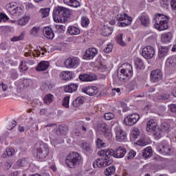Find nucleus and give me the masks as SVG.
<instances>
[{"instance_id": "1", "label": "nucleus", "mask_w": 176, "mask_h": 176, "mask_svg": "<svg viewBox=\"0 0 176 176\" xmlns=\"http://www.w3.org/2000/svg\"><path fill=\"white\" fill-rule=\"evenodd\" d=\"M100 157L93 162L94 168H102V167H107L113 163L112 156L115 157L116 151L113 149H104L101 150L98 153Z\"/></svg>"}, {"instance_id": "2", "label": "nucleus", "mask_w": 176, "mask_h": 176, "mask_svg": "<svg viewBox=\"0 0 176 176\" xmlns=\"http://www.w3.org/2000/svg\"><path fill=\"white\" fill-rule=\"evenodd\" d=\"M72 12L63 6H58L54 9L52 16L55 23H67Z\"/></svg>"}, {"instance_id": "3", "label": "nucleus", "mask_w": 176, "mask_h": 176, "mask_svg": "<svg viewBox=\"0 0 176 176\" xmlns=\"http://www.w3.org/2000/svg\"><path fill=\"white\" fill-rule=\"evenodd\" d=\"M168 20H170L168 16L163 14L156 13L153 19V23L156 30L164 31V30L168 28Z\"/></svg>"}, {"instance_id": "4", "label": "nucleus", "mask_w": 176, "mask_h": 176, "mask_svg": "<svg viewBox=\"0 0 176 176\" xmlns=\"http://www.w3.org/2000/svg\"><path fill=\"white\" fill-rule=\"evenodd\" d=\"M133 76V66L129 63L122 65V69L118 72V78L120 82H126L127 78Z\"/></svg>"}, {"instance_id": "5", "label": "nucleus", "mask_w": 176, "mask_h": 176, "mask_svg": "<svg viewBox=\"0 0 176 176\" xmlns=\"http://www.w3.org/2000/svg\"><path fill=\"white\" fill-rule=\"evenodd\" d=\"M82 161V157L80 155L76 152H73L67 155L66 158V164L70 168H75L76 166L80 164Z\"/></svg>"}, {"instance_id": "6", "label": "nucleus", "mask_w": 176, "mask_h": 176, "mask_svg": "<svg viewBox=\"0 0 176 176\" xmlns=\"http://www.w3.org/2000/svg\"><path fill=\"white\" fill-rule=\"evenodd\" d=\"M49 155V146L46 144H41L36 148V157L40 160L46 159Z\"/></svg>"}, {"instance_id": "7", "label": "nucleus", "mask_w": 176, "mask_h": 176, "mask_svg": "<svg viewBox=\"0 0 176 176\" xmlns=\"http://www.w3.org/2000/svg\"><path fill=\"white\" fill-rule=\"evenodd\" d=\"M117 21H118V27H127L131 24L133 18L127 14H120L117 15Z\"/></svg>"}, {"instance_id": "8", "label": "nucleus", "mask_w": 176, "mask_h": 176, "mask_svg": "<svg viewBox=\"0 0 176 176\" xmlns=\"http://www.w3.org/2000/svg\"><path fill=\"white\" fill-rule=\"evenodd\" d=\"M157 151L162 155H171V146L170 144L166 141H162L159 146L157 148Z\"/></svg>"}, {"instance_id": "9", "label": "nucleus", "mask_w": 176, "mask_h": 176, "mask_svg": "<svg viewBox=\"0 0 176 176\" xmlns=\"http://www.w3.org/2000/svg\"><path fill=\"white\" fill-rule=\"evenodd\" d=\"M140 120V115L133 113L128 115L124 120V122L126 126H134L137 122Z\"/></svg>"}, {"instance_id": "10", "label": "nucleus", "mask_w": 176, "mask_h": 176, "mask_svg": "<svg viewBox=\"0 0 176 176\" xmlns=\"http://www.w3.org/2000/svg\"><path fill=\"white\" fill-rule=\"evenodd\" d=\"M142 55L146 60L153 58V56H155V48L151 45L144 47L142 51Z\"/></svg>"}, {"instance_id": "11", "label": "nucleus", "mask_w": 176, "mask_h": 176, "mask_svg": "<svg viewBox=\"0 0 176 176\" xmlns=\"http://www.w3.org/2000/svg\"><path fill=\"white\" fill-rule=\"evenodd\" d=\"M163 79V72L160 69L153 70L151 73V81L153 83H157L160 80Z\"/></svg>"}, {"instance_id": "12", "label": "nucleus", "mask_w": 176, "mask_h": 176, "mask_svg": "<svg viewBox=\"0 0 176 176\" xmlns=\"http://www.w3.org/2000/svg\"><path fill=\"white\" fill-rule=\"evenodd\" d=\"M100 131L103 133V135L106 140L108 141H112V133L111 130H109V127L107 124H100Z\"/></svg>"}, {"instance_id": "13", "label": "nucleus", "mask_w": 176, "mask_h": 176, "mask_svg": "<svg viewBox=\"0 0 176 176\" xmlns=\"http://www.w3.org/2000/svg\"><path fill=\"white\" fill-rule=\"evenodd\" d=\"M79 65V58L73 57L68 58L65 60V66L66 68H75Z\"/></svg>"}, {"instance_id": "14", "label": "nucleus", "mask_w": 176, "mask_h": 176, "mask_svg": "<svg viewBox=\"0 0 176 176\" xmlns=\"http://www.w3.org/2000/svg\"><path fill=\"white\" fill-rule=\"evenodd\" d=\"M98 54V51L96 48H89L86 50L82 58L84 60H93L96 56Z\"/></svg>"}, {"instance_id": "15", "label": "nucleus", "mask_w": 176, "mask_h": 176, "mask_svg": "<svg viewBox=\"0 0 176 176\" xmlns=\"http://www.w3.org/2000/svg\"><path fill=\"white\" fill-rule=\"evenodd\" d=\"M116 133V138L118 142H124L127 139V136L126 135V132L121 129L120 128H116L115 129Z\"/></svg>"}, {"instance_id": "16", "label": "nucleus", "mask_w": 176, "mask_h": 176, "mask_svg": "<svg viewBox=\"0 0 176 176\" xmlns=\"http://www.w3.org/2000/svg\"><path fill=\"white\" fill-rule=\"evenodd\" d=\"M82 93H85L88 96L93 97V96H96L98 94V88L97 87H86L82 89Z\"/></svg>"}, {"instance_id": "17", "label": "nucleus", "mask_w": 176, "mask_h": 176, "mask_svg": "<svg viewBox=\"0 0 176 176\" xmlns=\"http://www.w3.org/2000/svg\"><path fill=\"white\" fill-rule=\"evenodd\" d=\"M126 153H127V151L124 147L123 146L118 147L116 149L115 157H116L117 159H122V157H124Z\"/></svg>"}, {"instance_id": "18", "label": "nucleus", "mask_w": 176, "mask_h": 176, "mask_svg": "<svg viewBox=\"0 0 176 176\" xmlns=\"http://www.w3.org/2000/svg\"><path fill=\"white\" fill-rule=\"evenodd\" d=\"M43 34L47 39H53L54 38V32L50 27H45L43 30Z\"/></svg>"}, {"instance_id": "19", "label": "nucleus", "mask_w": 176, "mask_h": 176, "mask_svg": "<svg viewBox=\"0 0 176 176\" xmlns=\"http://www.w3.org/2000/svg\"><path fill=\"white\" fill-rule=\"evenodd\" d=\"M139 20L144 27H148L151 23V19H149V16L146 14H142L139 17Z\"/></svg>"}, {"instance_id": "20", "label": "nucleus", "mask_w": 176, "mask_h": 176, "mask_svg": "<svg viewBox=\"0 0 176 176\" xmlns=\"http://www.w3.org/2000/svg\"><path fill=\"white\" fill-rule=\"evenodd\" d=\"M146 130L147 131H155L157 130V124L156 122L153 120L148 121L146 124Z\"/></svg>"}, {"instance_id": "21", "label": "nucleus", "mask_w": 176, "mask_h": 176, "mask_svg": "<svg viewBox=\"0 0 176 176\" xmlns=\"http://www.w3.org/2000/svg\"><path fill=\"white\" fill-rule=\"evenodd\" d=\"M173 39V34L170 32L164 33L161 36V42L162 43H170Z\"/></svg>"}, {"instance_id": "22", "label": "nucleus", "mask_w": 176, "mask_h": 176, "mask_svg": "<svg viewBox=\"0 0 176 176\" xmlns=\"http://www.w3.org/2000/svg\"><path fill=\"white\" fill-rule=\"evenodd\" d=\"M64 90L65 93H74L78 90V84L71 83L69 85L64 87Z\"/></svg>"}, {"instance_id": "23", "label": "nucleus", "mask_w": 176, "mask_h": 176, "mask_svg": "<svg viewBox=\"0 0 176 176\" xmlns=\"http://www.w3.org/2000/svg\"><path fill=\"white\" fill-rule=\"evenodd\" d=\"M72 72H62L60 74V78L62 79V80H71L72 79Z\"/></svg>"}, {"instance_id": "24", "label": "nucleus", "mask_w": 176, "mask_h": 176, "mask_svg": "<svg viewBox=\"0 0 176 176\" xmlns=\"http://www.w3.org/2000/svg\"><path fill=\"white\" fill-rule=\"evenodd\" d=\"M50 63L48 61L43 60L40 62L38 65V67L36 68V71H46Z\"/></svg>"}, {"instance_id": "25", "label": "nucleus", "mask_w": 176, "mask_h": 176, "mask_svg": "<svg viewBox=\"0 0 176 176\" xmlns=\"http://www.w3.org/2000/svg\"><path fill=\"white\" fill-rule=\"evenodd\" d=\"M168 50H170L168 47H167V46H162L159 49L158 57L160 58H163V57H166V56H167V54L168 53Z\"/></svg>"}, {"instance_id": "26", "label": "nucleus", "mask_w": 176, "mask_h": 176, "mask_svg": "<svg viewBox=\"0 0 176 176\" xmlns=\"http://www.w3.org/2000/svg\"><path fill=\"white\" fill-rule=\"evenodd\" d=\"M176 65V57L173 56L167 58L166 61V65L168 68H173Z\"/></svg>"}, {"instance_id": "27", "label": "nucleus", "mask_w": 176, "mask_h": 176, "mask_svg": "<svg viewBox=\"0 0 176 176\" xmlns=\"http://www.w3.org/2000/svg\"><path fill=\"white\" fill-rule=\"evenodd\" d=\"M79 79L82 82H91L92 80H96V77L89 74H80Z\"/></svg>"}, {"instance_id": "28", "label": "nucleus", "mask_w": 176, "mask_h": 176, "mask_svg": "<svg viewBox=\"0 0 176 176\" xmlns=\"http://www.w3.org/2000/svg\"><path fill=\"white\" fill-rule=\"evenodd\" d=\"M65 5H69L72 8H79L80 6V3L77 0H63Z\"/></svg>"}, {"instance_id": "29", "label": "nucleus", "mask_w": 176, "mask_h": 176, "mask_svg": "<svg viewBox=\"0 0 176 176\" xmlns=\"http://www.w3.org/2000/svg\"><path fill=\"white\" fill-rule=\"evenodd\" d=\"M6 8L8 10V12L10 13V14H13L14 10H16V9L17 8V3H9L6 4Z\"/></svg>"}, {"instance_id": "30", "label": "nucleus", "mask_w": 176, "mask_h": 176, "mask_svg": "<svg viewBox=\"0 0 176 176\" xmlns=\"http://www.w3.org/2000/svg\"><path fill=\"white\" fill-rule=\"evenodd\" d=\"M113 31V28H109L107 25H104L102 28V35L103 36H109L112 34V32Z\"/></svg>"}, {"instance_id": "31", "label": "nucleus", "mask_w": 176, "mask_h": 176, "mask_svg": "<svg viewBox=\"0 0 176 176\" xmlns=\"http://www.w3.org/2000/svg\"><path fill=\"white\" fill-rule=\"evenodd\" d=\"M67 32H69L70 35H79V34H80V30L75 26H69Z\"/></svg>"}, {"instance_id": "32", "label": "nucleus", "mask_w": 176, "mask_h": 176, "mask_svg": "<svg viewBox=\"0 0 176 176\" xmlns=\"http://www.w3.org/2000/svg\"><path fill=\"white\" fill-rule=\"evenodd\" d=\"M82 149L85 153H87V155H90L91 152H93V149H91V146L90 144H87V142H83L82 144Z\"/></svg>"}, {"instance_id": "33", "label": "nucleus", "mask_w": 176, "mask_h": 176, "mask_svg": "<svg viewBox=\"0 0 176 176\" xmlns=\"http://www.w3.org/2000/svg\"><path fill=\"white\" fill-rule=\"evenodd\" d=\"M116 172V167L115 166H111L105 169L104 174L106 176L113 175Z\"/></svg>"}, {"instance_id": "34", "label": "nucleus", "mask_w": 176, "mask_h": 176, "mask_svg": "<svg viewBox=\"0 0 176 176\" xmlns=\"http://www.w3.org/2000/svg\"><path fill=\"white\" fill-rule=\"evenodd\" d=\"M83 102H85V98L78 97L76 100L73 101V107H74V108H78V107L83 105Z\"/></svg>"}, {"instance_id": "35", "label": "nucleus", "mask_w": 176, "mask_h": 176, "mask_svg": "<svg viewBox=\"0 0 176 176\" xmlns=\"http://www.w3.org/2000/svg\"><path fill=\"white\" fill-rule=\"evenodd\" d=\"M152 155H153L152 147L151 146L146 148L142 152V156L145 159H148V157H151Z\"/></svg>"}, {"instance_id": "36", "label": "nucleus", "mask_w": 176, "mask_h": 176, "mask_svg": "<svg viewBox=\"0 0 176 176\" xmlns=\"http://www.w3.org/2000/svg\"><path fill=\"white\" fill-rule=\"evenodd\" d=\"M14 153H15V151L13 148H6V150L4 151L3 154V157L5 158V157H9L10 156H13Z\"/></svg>"}, {"instance_id": "37", "label": "nucleus", "mask_w": 176, "mask_h": 176, "mask_svg": "<svg viewBox=\"0 0 176 176\" xmlns=\"http://www.w3.org/2000/svg\"><path fill=\"white\" fill-rule=\"evenodd\" d=\"M41 54H42L43 56L45 55L43 48L41 47H37V49L34 50V52H32V56H34V57H39Z\"/></svg>"}, {"instance_id": "38", "label": "nucleus", "mask_w": 176, "mask_h": 176, "mask_svg": "<svg viewBox=\"0 0 176 176\" xmlns=\"http://www.w3.org/2000/svg\"><path fill=\"white\" fill-rule=\"evenodd\" d=\"M28 159L23 158V159H20L16 162L17 166L19 167H24V166H26L28 164Z\"/></svg>"}, {"instance_id": "39", "label": "nucleus", "mask_w": 176, "mask_h": 176, "mask_svg": "<svg viewBox=\"0 0 176 176\" xmlns=\"http://www.w3.org/2000/svg\"><path fill=\"white\" fill-rule=\"evenodd\" d=\"M135 67H138L139 69L144 68V62L140 58H137L135 59Z\"/></svg>"}, {"instance_id": "40", "label": "nucleus", "mask_w": 176, "mask_h": 176, "mask_svg": "<svg viewBox=\"0 0 176 176\" xmlns=\"http://www.w3.org/2000/svg\"><path fill=\"white\" fill-rule=\"evenodd\" d=\"M50 12V8H41L40 10V13H41V16L43 19H45V17H47L49 16V13Z\"/></svg>"}, {"instance_id": "41", "label": "nucleus", "mask_w": 176, "mask_h": 176, "mask_svg": "<svg viewBox=\"0 0 176 176\" xmlns=\"http://www.w3.org/2000/svg\"><path fill=\"white\" fill-rule=\"evenodd\" d=\"M23 13H24L23 8L21 7L16 6V8L12 14V16H21Z\"/></svg>"}, {"instance_id": "42", "label": "nucleus", "mask_w": 176, "mask_h": 176, "mask_svg": "<svg viewBox=\"0 0 176 176\" xmlns=\"http://www.w3.org/2000/svg\"><path fill=\"white\" fill-rule=\"evenodd\" d=\"M53 95L50 94L45 96L43 101L45 104H51V102H53Z\"/></svg>"}, {"instance_id": "43", "label": "nucleus", "mask_w": 176, "mask_h": 176, "mask_svg": "<svg viewBox=\"0 0 176 176\" xmlns=\"http://www.w3.org/2000/svg\"><path fill=\"white\" fill-rule=\"evenodd\" d=\"M116 41H117V43H118V45H121V46L126 45V43H124V41H123V34H120L116 37Z\"/></svg>"}, {"instance_id": "44", "label": "nucleus", "mask_w": 176, "mask_h": 176, "mask_svg": "<svg viewBox=\"0 0 176 176\" xmlns=\"http://www.w3.org/2000/svg\"><path fill=\"white\" fill-rule=\"evenodd\" d=\"M90 24V20H89V18L86 16H82L81 18V25L82 27H87Z\"/></svg>"}, {"instance_id": "45", "label": "nucleus", "mask_w": 176, "mask_h": 176, "mask_svg": "<svg viewBox=\"0 0 176 176\" xmlns=\"http://www.w3.org/2000/svg\"><path fill=\"white\" fill-rule=\"evenodd\" d=\"M41 28L39 26H34L30 30V35H33L34 36H38V33L39 32V30Z\"/></svg>"}, {"instance_id": "46", "label": "nucleus", "mask_w": 176, "mask_h": 176, "mask_svg": "<svg viewBox=\"0 0 176 176\" xmlns=\"http://www.w3.org/2000/svg\"><path fill=\"white\" fill-rule=\"evenodd\" d=\"M62 105L65 108H69V96H66L63 99Z\"/></svg>"}, {"instance_id": "47", "label": "nucleus", "mask_w": 176, "mask_h": 176, "mask_svg": "<svg viewBox=\"0 0 176 176\" xmlns=\"http://www.w3.org/2000/svg\"><path fill=\"white\" fill-rule=\"evenodd\" d=\"M18 23L19 25H27L28 23V17L25 16L22 17L18 21Z\"/></svg>"}, {"instance_id": "48", "label": "nucleus", "mask_w": 176, "mask_h": 176, "mask_svg": "<svg viewBox=\"0 0 176 176\" xmlns=\"http://www.w3.org/2000/svg\"><path fill=\"white\" fill-rule=\"evenodd\" d=\"M169 129H170V124H168V123L163 122L161 124V128H160L161 131L166 132V131H168Z\"/></svg>"}, {"instance_id": "49", "label": "nucleus", "mask_w": 176, "mask_h": 176, "mask_svg": "<svg viewBox=\"0 0 176 176\" xmlns=\"http://www.w3.org/2000/svg\"><path fill=\"white\" fill-rule=\"evenodd\" d=\"M104 116L106 120H112V119L115 118V114L111 112L104 113Z\"/></svg>"}, {"instance_id": "50", "label": "nucleus", "mask_w": 176, "mask_h": 176, "mask_svg": "<svg viewBox=\"0 0 176 176\" xmlns=\"http://www.w3.org/2000/svg\"><path fill=\"white\" fill-rule=\"evenodd\" d=\"M9 21V16L6 15V14L3 12L0 13V23L3 21V23H6V21Z\"/></svg>"}, {"instance_id": "51", "label": "nucleus", "mask_w": 176, "mask_h": 176, "mask_svg": "<svg viewBox=\"0 0 176 176\" xmlns=\"http://www.w3.org/2000/svg\"><path fill=\"white\" fill-rule=\"evenodd\" d=\"M23 39H24V33H21L19 36L12 37L11 41L17 42V41H23Z\"/></svg>"}, {"instance_id": "52", "label": "nucleus", "mask_w": 176, "mask_h": 176, "mask_svg": "<svg viewBox=\"0 0 176 176\" xmlns=\"http://www.w3.org/2000/svg\"><path fill=\"white\" fill-rule=\"evenodd\" d=\"M135 155V151H134L133 150H131L128 153L127 155L125 157V159H126V160H130V159H133V157H134Z\"/></svg>"}, {"instance_id": "53", "label": "nucleus", "mask_w": 176, "mask_h": 176, "mask_svg": "<svg viewBox=\"0 0 176 176\" xmlns=\"http://www.w3.org/2000/svg\"><path fill=\"white\" fill-rule=\"evenodd\" d=\"M32 80L30 78H26L23 80L24 87H30V86H32Z\"/></svg>"}, {"instance_id": "54", "label": "nucleus", "mask_w": 176, "mask_h": 176, "mask_svg": "<svg viewBox=\"0 0 176 176\" xmlns=\"http://www.w3.org/2000/svg\"><path fill=\"white\" fill-rule=\"evenodd\" d=\"M55 27H56V32H58V34L63 33L65 31V26L63 25H56Z\"/></svg>"}, {"instance_id": "55", "label": "nucleus", "mask_w": 176, "mask_h": 176, "mask_svg": "<svg viewBox=\"0 0 176 176\" xmlns=\"http://www.w3.org/2000/svg\"><path fill=\"white\" fill-rule=\"evenodd\" d=\"M158 100H166L170 98V94H162L157 97Z\"/></svg>"}, {"instance_id": "56", "label": "nucleus", "mask_w": 176, "mask_h": 176, "mask_svg": "<svg viewBox=\"0 0 176 176\" xmlns=\"http://www.w3.org/2000/svg\"><path fill=\"white\" fill-rule=\"evenodd\" d=\"M96 146L97 148L105 147V143H104L101 139L98 138L96 141Z\"/></svg>"}, {"instance_id": "57", "label": "nucleus", "mask_w": 176, "mask_h": 176, "mask_svg": "<svg viewBox=\"0 0 176 176\" xmlns=\"http://www.w3.org/2000/svg\"><path fill=\"white\" fill-rule=\"evenodd\" d=\"M57 133H59V134H65L67 133V127L60 126L58 129Z\"/></svg>"}, {"instance_id": "58", "label": "nucleus", "mask_w": 176, "mask_h": 176, "mask_svg": "<svg viewBox=\"0 0 176 176\" xmlns=\"http://www.w3.org/2000/svg\"><path fill=\"white\" fill-rule=\"evenodd\" d=\"M10 78L11 79H12V80H14L17 79V78H19V74H17V72H16V70L11 71Z\"/></svg>"}, {"instance_id": "59", "label": "nucleus", "mask_w": 176, "mask_h": 176, "mask_svg": "<svg viewBox=\"0 0 176 176\" xmlns=\"http://www.w3.org/2000/svg\"><path fill=\"white\" fill-rule=\"evenodd\" d=\"M16 124H17V122L15 120H12L11 122V124L7 126L8 130H13V129L16 127Z\"/></svg>"}, {"instance_id": "60", "label": "nucleus", "mask_w": 176, "mask_h": 176, "mask_svg": "<svg viewBox=\"0 0 176 176\" xmlns=\"http://www.w3.org/2000/svg\"><path fill=\"white\" fill-rule=\"evenodd\" d=\"M25 8L27 10H34V9H35V6L32 3H28L26 4Z\"/></svg>"}, {"instance_id": "61", "label": "nucleus", "mask_w": 176, "mask_h": 176, "mask_svg": "<svg viewBox=\"0 0 176 176\" xmlns=\"http://www.w3.org/2000/svg\"><path fill=\"white\" fill-rule=\"evenodd\" d=\"M112 45L108 44L107 46L104 49V53H111L112 52Z\"/></svg>"}, {"instance_id": "62", "label": "nucleus", "mask_w": 176, "mask_h": 176, "mask_svg": "<svg viewBox=\"0 0 176 176\" xmlns=\"http://www.w3.org/2000/svg\"><path fill=\"white\" fill-rule=\"evenodd\" d=\"M132 134L134 138H138V135H140V130L138 129H135L132 131Z\"/></svg>"}, {"instance_id": "63", "label": "nucleus", "mask_w": 176, "mask_h": 176, "mask_svg": "<svg viewBox=\"0 0 176 176\" xmlns=\"http://www.w3.org/2000/svg\"><path fill=\"white\" fill-rule=\"evenodd\" d=\"M120 91V88H113L111 89V96H115L116 93H119Z\"/></svg>"}, {"instance_id": "64", "label": "nucleus", "mask_w": 176, "mask_h": 176, "mask_svg": "<svg viewBox=\"0 0 176 176\" xmlns=\"http://www.w3.org/2000/svg\"><path fill=\"white\" fill-rule=\"evenodd\" d=\"M170 6L173 10H176V0L170 1Z\"/></svg>"}]
</instances>
